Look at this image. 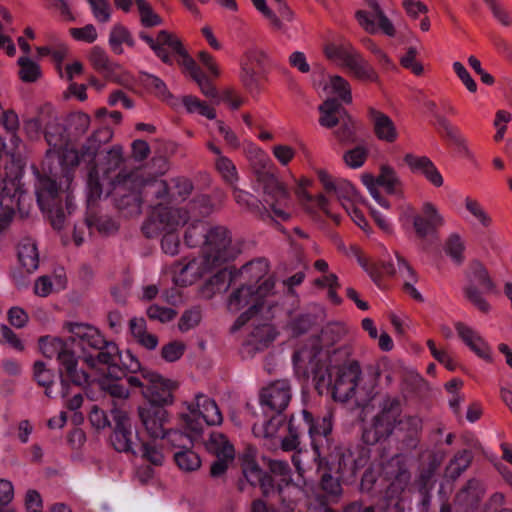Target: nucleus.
<instances>
[{"label": "nucleus", "instance_id": "f257e3e1", "mask_svg": "<svg viewBox=\"0 0 512 512\" xmlns=\"http://www.w3.org/2000/svg\"><path fill=\"white\" fill-rule=\"evenodd\" d=\"M45 138L49 149L46 151L41 171L34 169L35 196L40 210L46 211L47 208L61 201L60 193L68 190L73 180L69 167L85 163L88 165L85 222L92 231L96 224V146L94 141L89 140V145L83 146L78 153L64 145L62 139H56L50 133H46Z\"/></svg>", "mask_w": 512, "mask_h": 512}, {"label": "nucleus", "instance_id": "f03ea898", "mask_svg": "<svg viewBox=\"0 0 512 512\" xmlns=\"http://www.w3.org/2000/svg\"><path fill=\"white\" fill-rule=\"evenodd\" d=\"M243 154L263 190V201L274 219L287 221L293 211L290 193L276 175L269 155L251 141H245Z\"/></svg>", "mask_w": 512, "mask_h": 512}, {"label": "nucleus", "instance_id": "7ed1b4c3", "mask_svg": "<svg viewBox=\"0 0 512 512\" xmlns=\"http://www.w3.org/2000/svg\"><path fill=\"white\" fill-rule=\"evenodd\" d=\"M185 243L189 247H200V255L215 270L236 259L242 252V244L233 239L224 226H209L196 220L185 233Z\"/></svg>", "mask_w": 512, "mask_h": 512}, {"label": "nucleus", "instance_id": "20e7f679", "mask_svg": "<svg viewBox=\"0 0 512 512\" xmlns=\"http://www.w3.org/2000/svg\"><path fill=\"white\" fill-rule=\"evenodd\" d=\"M140 365L139 360L129 351L123 356L115 342L98 340V387L111 397L119 400L129 397L123 377L126 372L137 373Z\"/></svg>", "mask_w": 512, "mask_h": 512}, {"label": "nucleus", "instance_id": "39448f33", "mask_svg": "<svg viewBox=\"0 0 512 512\" xmlns=\"http://www.w3.org/2000/svg\"><path fill=\"white\" fill-rule=\"evenodd\" d=\"M315 351L306 349L294 353V364L303 368L305 373H311L317 379L319 385L332 388L335 400L345 402L352 398L359 387L362 371L357 361H349L333 370L327 371V377L322 370L314 363Z\"/></svg>", "mask_w": 512, "mask_h": 512}, {"label": "nucleus", "instance_id": "423d86ee", "mask_svg": "<svg viewBox=\"0 0 512 512\" xmlns=\"http://www.w3.org/2000/svg\"><path fill=\"white\" fill-rule=\"evenodd\" d=\"M115 190L121 195L120 208L134 202L133 212L139 213L142 201L163 199L167 196L168 187L165 181L156 178H146L140 172L130 174L120 173L116 177Z\"/></svg>", "mask_w": 512, "mask_h": 512}, {"label": "nucleus", "instance_id": "0eeeda50", "mask_svg": "<svg viewBox=\"0 0 512 512\" xmlns=\"http://www.w3.org/2000/svg\"><path fill=\"white\" fill-rule=\"evenodd\" d=\"M188 211L183 208L159 206L153 216L143 225L147 237L163 233L162 250L169 255L178 253L180 240L176 231L187 223Z\"/></svg>", "mask_w": 512, "mask_h": 512}, {"label": "nucleus", "instance_id": "6e6552de", "mask_svg": "<svg viewBox=\"0 0 512 512\" xmlns=\"http://www.w3.org/2000/svg\"><path fill=\"white\" fill-rule=\"evenodd\" d=\"M32 207V197L23 190L20 179L3 178L0 174V234L10 228L16 209L21 217H27Z\"/></svg>", "mask_w": 512, "mask_h": 512}, {"label": "nucleus", "instance_id": "1a4fd4ad", "mask_svg": "<svg viewBox=\"0 0 512 512\" xmlns=\"http://www.w3.org/2000/svg\"><path fill=\"white\" fill-rule=\"evenodd\" d=\"M274 286L275 282L267 279L257 287L253 285H243L232 292L227 302L229 311L236 313L248 307V310L237 318L232 326V331L239 330L263 308L265 298L273 293Z\"/></svg>", "mask_w": 512, "mask_h": 512}, {"label": "nucleus", "instance_id": "9d476101", "mask_svg": "<svg viewBox=\"0 0 512 512\" xmlns=\"http://www.w3.org/2000/svg\"><path fill=\"white\" fill-rule=\"evenodd\" d=\"M378 407L379 411L374 416L372 423L363 431V440L368 445H374L387 439L401 418L402 403L398 396H384Z\"/></svg>", "mask_w": 512, "mask_h": 512}, {"label": "nucleus", "instance_id": "9b49d317", "mask_svg": "<svg viewBox=\"0 0 512 512\" xmlns=\"http://www.w3.org/2000/svg\"><path fill=\"white\" fill-rule=\"evenodd\" d=\"M39 347L45 357L56 358L60 372L78 386L89 383V375L83 370L77 369V358L68 344L59 337L44 336L39 339Z\"/></svg>", "mask_w": 512, "mask_h": 512}, {"label": "nucleus", "instance_id": "f8f14e48", "mask_svg": "<svg viewBox=\"0 0 512 512\" xmlns=\"http://www.w3.org/2000/svg\"><path fill=\"white\" fill-rule=\"evenodd\" d=\"M187 412L181 414V418L187 429L196 436L203 431V423L209 426L220 425L223 421L222 414L216 402L210 397L198 393L192 402H185Z\"/></svg>", "mask_w": 512, "mask_h": 512}, {"label": "nucleus", "instance_id": "ddd939ff", "mask_svg": "<svg viewBox=\"0 0 512 512\" xmlns=\"http://www.w3.org/2000/svg\"><path fill=\"white\" fill-rule=\"evenodd\" d=\"M466 278L467 284L464 287L465 297L480 312L488 313L491 306L484 298V294L496 293V286L487 270L481 263L475 262L470 266Z\"/></svg>", "mask_w": 512, "mask_h": 512}, {"label": "nucleus", "instance_id": "4468645a", "mask_svg": "<svg viewBox=\"0 0 512 512\" xmlns=\"http://www.w3.org/2000/svg\"><path fill=\"white\" fill-rule=\"evenodd\" d=\"M369 451L364 447L354 449L338 447L335 448L330 460V471H334L344 480L353 478L356 472L367 464Z\"/></svg>", "mask_w": 512, "mask_h": 512}, {"label": "nucleus", "instance_id": "2eb2a0df", "mask_svg": "<svg viewBox=\"0 0 512 512\" xmlns=\"http://www.w3.org/2000/svg\"><path fill=\"white\" fill-rule=\"evenodd\" d=\"M138 372L141 373L142 379L147 382V388L142 390V393L151 404L164 407L173 403V391L178 387L175 381L141 367Z\"/></svg>", "mask_w": 512, "mask_h": 512}, {"label": "nucleus", "instance_id": "dca6fc26", "mask_svg": "<svg viewBox=\"0 0 512 512\" xmlns=\"http://www.w3.org/2000/svg\"><path fill=\"white\" fill-rule=\"evenodd\" d=\"M103 427H112L113 434L110 437L111 443L115 450L129 452L133 450L132 427L127 413L114 407L110 411V418L104 415Z\"/></svg>", "mask_w": 512, "mask_h": 512}, {"label": "nucleus", "instance_id": "f3484780", "mask_svg": "<svg viewBox=\"0 0 512 512\" xmlns=\"http://www.w3.org/2000/svg\"><path fill=\"white\" fill-rule=\"evenodd\" d=\"M365 5L371 10H357L355 18L358 24L369 34H375L380 29L385 35L394 37L396 29L392 21L387 17L378 0H364Z\"/></svg>", "mask_w": 512, "mask_h": 512}, {"label": "nucleus", "instance_id": "a211bd4d", "mask_svg": "<svg viewBox=\"0 0 512 512\" xmlns=\"http://www.w3.org/2000/svg\"><path fill=\"white\" fill-rule=\"evenodd\" d=\"M302 416L308 428L315 455L325 457L326 450L328 451L331 446L329 438L333 427L331 414L314 419L308 411L303 410Z\"/></svg>", "mask_w": 512, "mask_h": 512}, {"label": "nucleus", "instance_id": "6ab92c4d", "mask_svg": "<svg viewBox=\"0 0 512 512\" xmlns=\"http://www.w3.org/2000/svg\"><path fill=\"white\" fill-rule=\"evenodd\" d=\"M65 329L73 336V341L80 349L79 357L90 368L96 367V328L85 323L67 322Z\"/></svg>", "mask_w": 512, "mask_h": 512}, {"label": "nucleus", "instance_id": "aec40b11", "mask_svg": "<svg viewBox=\"0 0 512 512\" xmlns=\"http://www.w3.org/2000/svg\"><path fill=\"white\" fill-rule=\"evenodd\" d=\"M140 422L150 438H165L169 413L159 405L149 404L138 408Z\"/></svg>", "mask_w": 512, "mask_h": 512}, {"label": "nucleus", "instance_id": "412c9836", "mask_svg": "<svg viewBox=\"0 0 512 512\" xmlns=\"http://www.w3.org/2000/svg\"><path fill=\"white\" fill-rule=\"evenodd\" d=\"M317 175L327 193H333L346 211L359 200L355 187L345 179H334L327 171L318 170Z\"/></svg>", "mask_w": 512, "mask_h": 512}, {"label": "nucleus", "instance_id": "4be33fe9", "mask_svg": "<svg viewBox=\"0 0 512 512\" xmlns=\"http://www.w3.org/2000/svg\"><path fill=\"white\" fill-rule=\"evenodd\" d=\"M291 387L286 380H277L262 389L260 402L262 406L280 414L291 400Z\"/></svg>", "mask_w": 512, "mask_h": 512}, {"label": "nucleus", "instance_id": "5701e85b", "mask_svg": "<svg viewBox=\"0 0 512 512\" xmlns=\"http://www.w3.org/2000/svg\"><path fill=\"white\" fill-rule=\"evenodd\" d=\"M214 269L199 255L186 264L177 263L173 267V281L180 286H188L195 283L202 276Z\"/></svg>", "mask_w": 512, "mask_h": 512}, {"label": "nucleus", "instance_id": "b1692460", "mask_svg": "<svg viewBox=\"0 0 512 512\" xmlns=\"http://www.w3.org/2000/svg\"><path fill=\"white\" fill-rule=\"evenodd\" d=\"M422 215L414 217V229L420 238L435 233L445 225V218L437 206L429 201L422 204Z\"/></svg>", "mask_w": 512, "mask_h": 512}, {"label": "nucleus", "instance_id": "393cba45", "mask_svg": "<svg viewBox=\"0 0 512 512\" xmlns=\"http://www.w3.org/2000/svg\"><path fill=\"white\" fill-rule=\"evenodd\" d=\"M256 10L262 14L269 25L275 30L283 29V21H292L293 12L287 6L284 0H274L273 9L270 8L266 0H251Z\"/></svg>", "mask_w": 512, "mask_h": 512}, {"label": "nucleus", "instance_id": "a878e982", "mask_svg": "<svg viewBox=\"0 0 512 512\" xmlns=\"http://www.w3.org/2000/svg\"><path fill=\"white\" fill-rule=\"evenodd\" d=\"M455 330L459 338L472 352L486 361H492L491 348L477 330L463 322H456Z\"/></svg>", "mask_w": 512, "mask_h": 512}, {"label": "nucleus", "instance_id": "bb28decb", "mask_svg": "<svg viewBox=\"0 0 512 512\" xmlns=\"http://www.w3.org/2000/svg\"><path fill=\"white\" fill-rule=\"evenodd\" d=\"M404 161L412 173L422 175L434 187L443 185L444 179L440 171L427 156L406 154Z\"/></svg>", "mask_w": 512, "mask_h": 512}, {"label": "nucleus", "instance_id": "cd10ccee", "mask_svg": "<svg viewBox=\"0 0 512 512\" xmlns=\"http://www.w3.org/2000/svg\"><path fill=\"white\" fill-rule=\"evenodd\" d=\"M386 474L391 481L392 491L395 493L403 491L411 479L407 458L403 455L392 457L387 464Z\"/></svg>", "mask_w": 512, "mask_h": 512}, {"label": "nucleus", "instance_id": "c85d7f7f", "mask_svg": "<svg viewBox=\"0 0 512 512\" xmlns=\"http://www.w3.org/2000/svg\"><path fill=\"white\" fill-rule=\"evenodd\" d=\"M269 271L270 265L268 260L260 257L243 265L239 274L243 280L249 283L248 285L257 287L267 279L274 281L273 278L269 276Z\"/></svg>", "mask_w": 512, "mask_h": 512}, {"label": "nucleus", "instance_id": "c756f323", "mask_svg": "<svg viewBox=\"0 0 512 512\" xmlns=\"http://www.w3.org/2000/svg\"><path fill=\"white\" fill-rule=\"evenodd\" d=\"M207 148L216 155L214 166L221 179L230 186L237 185L239 173L234 162L225 156L221 149L212 142L207 143Z\"/></svg>", "mask_w": 512, "mask_h": 512}, {"label": "nucleus", "instance_id": "7c9ffc66", "mask_svg": "<svg viewBox=\"0 0 512 512\" xmlns=\"http://www.w3.org/2000/svg\"><path fill=\"white\" fill-rule=\"evenodd\" d=\"M369 117L373 123L374 133L381 141L394 142L398 132L393 120L386 114L374 109H369Z\"/></svg>", "mask_w": 512, "mask_h": 512}, {"label": "nucleus", "instance_id": "2f4dec72", "mask_svg": "<svg viewBox=\"0 0 512 512\" xmlns=\"http://www.w3.org/2000/svg\"><path fill=\"white\" fill-rule=\"evenodd\" d=\"M129 331L134 341L147 350H155L158 346V337L148 332L147 324L142 317H133L129 321Z\"/></svg>", "mask_w": 512, "mask_h": 512}, {"label": "nucleus", "instance_id": "473e14b6", "mask_svg": "<svg viewBox=\"0 0 512 512\" xmlns=\"http://www.w3.org/2000/svg\"><path fill=\"white\" fill-rule=\"evenodd\" d=\"M319 123L326 128L338 125L348 113L342 105L333 98H329L319 106Z\"/></svg>", "mask_w": 512, "mask_h": 512}, {"label": "nucleus", "instance_id": "72a5a7b5", "mask_svg": "<svg viewBox=\"0 0 512 512\" xmlns=\"http://www.w3.org/2000/svg\"><path fill=\"white\" fill-rule=\"evenodd\" d=\"M379 184L385 191L399 199L404 198V185L396 171L390 166H382L379 174Z\"/></svg>", "mask_w": 512, "mask_h": 512}, {"label": "nucleus", "instance_id": "f704fd0d", "mask_svg": "<svg viewBox=\"0 0 512 512\" xmlns=\"http://www.w3.org/2000/svg\"><path fill=\"white\" fill-rule=\"evenodd\" d=\"M18 259L22 267L32 273L39 266V253L36 243L31 239H24L18 245Z\"/></svg>", "mask_w": 512, "mask_h": 512}, {"label": "nucleus", "instance_id": "c9c22d12", "mask_svg": "<svg viewBox=\"0 0 512 512\" xmlns=\"http://www.w3.org/2000/svg\"><path fill=\"white\" fill-rule=\"evenodd\" d=\"M122 115L118 111L107 114L105 108L98 109V143H107L113 137V128L110 124L120 123Z\"/></svg>", "mask_w": 512, "mask_h": 512}, {"label": "nucleus", "instance_id": "e433bc0d", "mask_svg": "<svg viewBox=\"0 0 512 512\" xmlns=\"http://www.w3.org/2000/svg\"><path fill=\"white\" fill-rule=\"evenodd\" d=\"M256 322L257 320H253V329L249 334L247 345L254 350H261L275 339V333L270 324H256Z\"/></svg>", "mask_w": 512, "mask_h": 512}, {"label": "nucleus", "instance_id": "4c0bfd02", "mask_svg": "<svg viewBox=\"0 0 512 512\" xmlns=\"http://www.w3.org/2000/svg\"><path fill=\"white\" fill-rule=\"evenodd\" d=\"M397 267L399 273L404 279V290L414 300L422 302L423 296L416 289L414 283L417 281L416 273L410 264L398 253H396Z\"/></svg>", "mask_w": 512, "mask_h": 512}, {"label": "nucleus", "instance_id": "58836bf2", "mask_svg": "<svg viewBox=\"0 0 512 512\" xmlns=\"http://www.w3.org/2000/svg\"><path fill=\"white\" fill-rule=\"evenodd\" d=\"M348 72L360 81L376 82L378 75L371 65L357 53L345 67Z\"/></svg>", "mask_w": 512, "mask_h": 512}, {"label": "nucleus", "instance_id": "ea45409f", "mask_svg": "<svg viewBox=\"0 0 512 512\" xmlns=\"http://www.w3.org/2000/svg\"><path fill=\"white\" fill-rule=\"evenodd\" d=\"M328 94L336 95L343 103H352L351 85L342 76L329 75L323 88Z\"/></svg>", "mask_w": 512, "mask_h": 512}, {"label": "nucleus", "instance_id": "a19ab883", "mask_svg": "<svg viewBox=\"0 0 512 512\" xmlns=\"http://www.w3.org/2000/svg\"><path fill=\"white\" fill-rule=\"evenodd\" d=\"M108 43L111 50L116 54L123 53V44L134 46V40L129 30L122 24H115L110 30Z\"/></svg>", "mask_w": 512, "mask_h": 512}, {"label": "nucleus", "instance_id": "79ce46f5", "mask_svg": "<svg viewBox=\"0 0 512 512\" xmlns=\"http://www.w3.org/2000/svg\"><path fill=\"white\" fill-rule=\"evenodd\" d=\"M66 284L65 278L59 274L54 276V281L51 276H40L36 279L34 284V293L40 297H47L54 290L64 289Z\"/></svg>", "mask_w": 512, "mask_h": 512}, {"label": "nucleus", "instance_id": "37998d69", "mask_svg": "<svg viewBox=\"0 0 512 512\" xmlns=\"http://www.w3.org/2000/svg\"><path fill=\"white\" fill-rule=\"evenodd\" d=\"M326 56L341 67H346L348 62L357 54L356 50L350 45L331 44L325 49Z\"/></svg>", "mask_w": 512, "mask_h": 512}, {"label": "nucleus", "instance_id": "c03bdc74", "mask_svg": "<svg viewBox=\"0 0 512 512\" xmlns=\"http://www.w3.org/2000/svg\"><path fill=\"white\" fill-rule=\"evenodd\" d=\"M207 449L216 455V457H234L235 451L225 435L222 433H212L206 443Z\"/></svg>", "mask_w": 512, "mask_h": 512}, {"label": "nucleus", "instance_id": "a18cd8bd", "mask_svg": "<svg viewBox=\"0 0 512 512\" xmlns=\"http://www.w3.org/2000/svg\"><path fill=\"white\" fill-rule=\"evenodd\" d=\"M348 333V327L345 323L335 321L329 322L322 329L321 341L325 345H333L342 340Z\"/></svg>", "mask_w": 512, "mask_h": 512}, {"label": "nucleus", "instance_id": "49530a36", "mask_svg": "<svg viewBox=\"0 0 512 512\" xmlns=\"http://www.w3.org/2000/svg\"><path fill=\"white\" fill-rule=\"evenodd\" d=\"M464 206L470 216L483 228H488L492 223L491 216L487 213L481 203L471 197L464 199Z\"/></svg>", "mask_w": 512, "mask_h": 512}, {"label": "nucleus", "instance_id": "de8ad7c7", "mask_svg": "<svg viewBox=\"0 0 512 512\" xmlns=\"http://www.w3.org/2000/svg\"><path fill=\"white\" fill-rule=\"evenodd\" d=\"M174 459L178 467L185 472L196 471L201 466L199 456L190 447L176 452Z\"/></svg>", "mask_w": 512, "mask_h": 512}, {"label": "nucleus", "instance_id": "09e8293b", "mask_svg": "<svg viewBox=\"0 0 512 512\" xmlns=\"http://www.w3.org/2000/svg\"><path fill=\"white\" fill-rule=\"evenodd\" d=\"M138 8L140 23L143 27L151 28L162 23L160 16L146 0H135Z\"/></svg>", "mask_w": 512, "mask_h": 512}, {"label": "nucleus", "instance_id": "8fccbe9b", "mask_svg": "<svg viewBox=\"0 0 512 512\" xmlns=\"http://www.w3.org/2000/svg\"><path fill=\"white\" fill-rule=\"evenodd\" d=\"M144 77L143 81L145 85L150 88L158 98L170 105L175 104L172 94L169 92L166 84L159 77L152 74H145Z\"/></svg>", "mask_w": 512, "mask_h": 512}, {"label": "nucleus", "instance_id": "3c124183", "mask_svg": "<svg viewBox=\"0 0 512 512\" xmlns=\"http://www.w3.org/2000/svg\"><path fill=\"white\" fill-rule=\"evenodd\" d=\"M34 378L40 386L45 387V394L48 397H53L51 386L54 382V373L52 370L46 367V364L42 361H37L33 367Z\"/></svg>", "mask_w": 512, "mask_h": 512}, {"label": "nucleus", "instance_id": "603ef678", "mask_svg": "<svg viewBox=\"0 0 512 512\" xmlns=\"http://www.w3.org/2000/svg\"><path fill=\"white\" fill-rule=\"evenodd\" d=\"M444 250L446 254L457 264L462 263L465 250V244L461 236L457 233L449 235L445 242Z\"/></svg>", "mask_w": 512, "mask_h": 512}, {"label": "nucleus", "instance_id": "864d4df0", "mask_svg": "<svg viewBox=\"0 0 512 512\" xmlns=\"http://www.w3.org/2000/svg\"><path fill=\"white\" fill-rule=\"evenodd\" d=\"M269 469L275 477H279L278 492L281 493L284 486H288L291 481V470L287 462L281 460H270Z\"/></svg>", "mask_w": 512, "mask_h": 512}, {"label": "nucleus", "instance_id": "5fc2aeb1", "mask_svg": "<svg viewBox=\"0 0 512 512\" xmlns=\"http://www.w3.org/2000/svg\"><path fill=\"white\" fill-rule=\"evenodd\" d=\"M18 64L20 66L19 76L23 82H35L41 76V70L39 65L32 61L28 57H20L18 59Z\"/></svg>", "mask_w": 512, "mask_h": 512}, {"label": "nucleus", "instance_id": "6e6d98bb", "mask_svg": "<svg viewBox=\"0 0 512 512\" xmlns=\"http://www.w3.org/2000/svg\"><path fill=\"white\" fill-rule=\"evenodd\" d=\"M339 125V128L334 132L337 140L342 144H349L354 142L355 124L352 117L347 113Z\"/></svg>", "mask_w": 512, "mask_h": 512}, {"label": "nucleus", "instance_id": "4d7b16f0", "mask_svg": "<svg viewBox=\"0 0 512 512\" xmlns=\"http://www.w3.org/2000/svg\"><path fill=\"white\" fill-rule=\"evenodd\" d=\"M185 350V343L175 340L163 345L160 354L164 361L173 363L178 361L184 355Z\"/></svg>", "mask_w": 512, "mask_h": 512}, {"label": "nucleus", "instance_id": "13d9d810", "mask_svg": "<svg viewBox=\"0 0 512 512\" xmlns=\"http://www.w3.org/2000/svg\"><path fill=\"white\" fill-rule=\"evenodd\" d=\"M471 458V453L468 450H463L457 453L447 467L449 475L452 478L460 476L461 473L469 466Z\"/></svg>", "mask_w": 512, "mask_h": 512}, {"label": "nucleus", "instance_id": "bf43d9fd", "mask_svg": "<svg viewBox=\"0 0 512 512\" xmlns=\"http://www.w3.org/2000/svg\"><path fill=\"white\" fill-rule=\"evenodd\" d=\"M489 8L494 19L502 26L512 24V15L508 13L503 4L499 0H483Z\"/></svg>", "mask_w": 512, "mask_h": 512}, {"label": "nucleus", "instance_id": "052dcab7", "mask_svg": "<svg viewBox=\"0 0 512 512\" xmlns=\"http://www.w3.org/2000/svg\"><path fill=\"white\" fill-rule=\"evenodd\" d=\"M13 498V484L6 479H0V512H15L11 506Z\"/></svg>", "mask_w": 512, "mask_h": 512}, {"label": "nucleus", "instance_id": "680f3d73", "mask_svg": "<svg viewBox=\"0 0 512 512\" xmlns=\"http://www.w3.org/2000/svg\"><path fill=\"white\" fill-rule=\"evenodd\" d=\"M147 316L152 320H157L161 323H166L172 321L177 313L172 308L161 307L159 305L153 304L147 308Z\"/></svg>", "mask_w": 512, "mask_h": 512}, {"label": "nucleus", "instance_id": "e2e57ef3", "mask_svg": "<svg viewBox=\"0 0 512 512\" xmlns=\"http://www.w3.org/2000/svg\"><path fill=\"white\" fill-rule=\"evenodd\" d=\"M123 161L122 147L115 145L106 151L102 160V165L107 171L114 170L120 166Z\"/></svg>", "mask_w": 512, "mask_h": 512}, {"label": "nucleus", "instance_id": "0e129e2a", "mask_svg": "<svg viewBox=\"0 0 512 512\" xmlns=\"http://www.w3.org/2000/svg\"><path fill=\"white\" fill-rule=\"evenodd\" d=\"M158 41L160 47L165 48V46H167L176 54L183 53V50H185L178 37L166 30H162L158 33Z\"/></svg>", "mask_w": 512, "mask_h": 512}, {"label": "nucleus", "instance_id": "69168bd1", "mask_svg": "<svg viewBox=\"0 0 512 512\" xmlns=\"http://www.w3.org/2000/svg\"><path fill=\"white\" fill-rule=\"evenodd\" d=\"M366 157V150L362 147H356L344 154V161L347 166L356 169L364 164Z\"/></svg>", "mask_w": 512, "mask_h": 512}, {"label": "nucleus", "instance_id": "338daca9", "mask_svg": "<svg viewBox=\"0 0 512 512\" xmlns=\"http://www.w3.org/2000/svg\"><path fill=\"white\" fill-rule=\"evenodd\" d=\"M201 320V313L197 309L188 310L181 316L178 327L180 331L186 332L199 324Z\"/></svg>", "mask_w": 512, "mask_h": 512}, {"label": "nucleus", "instance_id": "774afa93", "mask_svg": "<svg viewBox=\"0 0 512 512\" xmlns=\"http://www.w3.org/2000/svg\"><path fill=\"white\" fill-rule=\"evenodd\" d=\"M397 426L400 431L414 435L422 429V420L418 416H401Z\"/></svg>", "mask_w": 512, "mask_h": 512}]
</instances>
